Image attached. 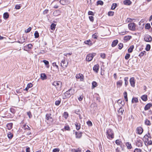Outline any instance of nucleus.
Returning <instances> with one entry per match:
<instances>
[{
  "mask_svg": "<svg viewBox=\"0 0 152 152\" xmlns=\"http://www.w3.org/2000/svg\"><path fill=\"white\" fill-rule=\"evenodd\" d=\"M9 17V15L8 12L4 13L3 14V18L5 19H7Z\"/></svg>",
  "mask_w": 152,
  "mask_h": 152,
  "instance_id": "412c9836",
  "label": "nucleus"
},
{
  "mask_svg": "<svg viewBox=\"0 0 152 152\" xmlns=\"http://www.w3.org/2000/svg\"><path fill=\"white\" fill-rule=\"evenodd\" d=\"M99 69V65L98 64H96L94 66L93 68L94 71L96 73L98 72Z\"/></svg>",
  "mask_w": 152,
  "mask_h": 152,
  "instance_id": "4468645a",
  "label": "nucleus"
},
{
  "mask_svg": "<svg viewBox=\"0 0 152 152\" xmlns=\"http://www.w3.org/2000/svg\"><path fill=\"white\" fill-rule=\"evenodd\" d=\"M131 38V37L130 36H126L124 37V40L128 41Z\"/></svg>",
  "mask_w": 152,
  "mask_h": 152,
  "instance_id": "c756f323",
  "label": "nucleus"
},
{
  "mask_svg": "<svg viewBox=\"0 0 152 152\" xmlns=\"http://www.w3.org/2000/svg\"><path fill=\"white\" fill-rule=\"evenodd\" d=\"M136 145L138 147H142V142L140 140H138L136 143Z\"/></svg>",
  "mask_w": 152,
  "mask_h": 152,
  "instance_id": "ddd939ff",
  "label": "nucleus"
},
{
  "mask_svg": "<svg viewBox=\"0 0 152 152\" xmlns=\"http://www.w3.org/2000/svg\"><path fill=\"white\" fill-rule=\"evenodd\" d=\"M151 27L150 24L149 23H147L145 25V28L146 29H148Z\"/></svg>",
  "mask_w": 152,
  "mask_h": 152,
  "instance_id": "c03bdc74",
  "label": "nucleus"
},
{
  "mask_svg": "<svg viewBox=\"0 0 152 152\" xmlns=\"http://www.w3.org/2000/svg\"><path fill=\"white\" fill-rule=\"evenodd\" d=\"M52 84L55 86L57 90L60 89L61 86V83L59 81H54L52 83Z\"/></svg>",
  "mask_w": 152,
  "mask_h": 152,
  "instance_id": "7ed1b4c3",
  "label": "nucleus"
},
{
  "mask_svg": "<svg viewBox=\"0 0 152 152\" xmlns=\"http://www.w3.org/2000/svg\"><path fill=\"white\" fill-rule=\"evenodd\" d=\"M126 145L128 149H131L132 148L131 144L129 142H127L126 143Z\"/></svg>",
  "mask_w": 152,
  "mask_h": 152,
  "instance_id": "4c0bfd02",
  "label": "nucleus"
},
{
  "mask_svg": "<svg viewBox=\"0 0 152 152\" xmlns=\"http://www.w3.org/2000/svg\"><path fill=\"white\" fill-rule=\"evenodd\" d=\"M150 138V139L151 138V137L150 134L149 133H148L147 134H146L144 136V138Z\"/></svg>",
  "mask_w": 152,
  "mask_h": 152,
  "instance_id": "72a5a7b5",
  "label": "nucleus"
},
{
  "mask_svg": "<svg viewBox=\"0 0 152 152\" xmlns=\"http://www.w3.org/2000/svg\"><path fill=\"white\" fill-rule=\"evenodd\" d=\"M61 103V101L59 100L56 101L55 102V104L56 105H58Z\"/></svg>",
  "mask_w": 152,
  "mask_h": 152,
  "instance_id": "603ef678",
  "label": "nucleus"
},
{
  "mask_svg": "<svg viewBox=\"0 0 152 152\" xmlns=\"http://www.w3.org/2000/svg\"><path fill=\"white\" fill-rule=\"evenodd\" d=\"M132 103H137L138 102V98L136 97H134L132 98Z\"/></svg>",
  "mask_w": 152,
  "mask_h": 152,
  "instance_id": "bb28decb",
  "label": "nucleus"
},
{
  "mask_svg": "<svg viewBox=\"0 0 152 152\" xmlns=\"http://www.w3.org/2000/svg\"><path fill=\"white\" fill-rule=\"evenodd\" d=\"M64 129L66 130L69 131L70 130V128L68 126H66L64 127Z\"/></svg>",
  "mask_w": 152,
  "mask_h": 152,
  "instance_id": "5fc2aeb1",
  "label": "nucleus"
},
{
  "mask_svg": "<svg viewBox=\"0 0 152 152\" xmlns=\"http://www.w3.org/2000/svg\"><path fill=\"white\" fill-rule=\"evenodd\" d=\"M114 14V12L113 11H109L108 13V15L109 16H113Z\"/></svg>",
  "mask_w": 152,
  "mask_h": 152,
  "instance_id": "de8ad7c7",
  "label": "nucleus"
},
{
  "mask_svg": "<svg viewBox=\"0 0 152 152\" xmlns=\"http://www.w3.org/2000/svg\"><path fill=\"white\" fill-rule=\"evenodd\" d=\"M128 28L131 30L134 31L135 30L136 25L134 23H130L128 24Z\"/></svg>",
  "mask_w": 152,
  "mask_h": 152,
  "instance_id": "39448f33",
  "label": "nucleus"
},
{
  "mask_svg": "<svg viewBox=\"0 0 152 152\" xmlns=\"http://www.w3.org/2000/svg\"><path fill=\"white\" fill-rule=\"evenodd\" d=\"M64 117L66 119L68 116V113L66 112H64L63 114Z\"/></svg>",
  "mask_w": 152,
  "mask_h": 152,
  "instance_id": "ea45409f",
  "label": "nucleus"
},
{
  "mask_svg": "<svg viewBox=\"0 0 152 152\" xmlns=\"http://www.w3.org/2000/svg\"><path fill=\"white\" fill-rule=\"evenodd\" d=\"M92 89H94L97 86V83L94 81L92 82Z\"/></svg>",
  "mask_w": 152,
  "mask_h": 152,
  "instance_id": "4be33fe9",
  "label": "nucleus"
},
{
  "mask_svg": "<svg viewBox=\"0 0 152 152\" xmlns=\"http://www.w3.org/2000/svg\"><path fill=\"white\" fill-rule=\"evenodd\" d=\"M145 124L148 126H150L151 125V123L150 121L146 119L145 121Z\"/></svg>",
  "mask_w": 152,
  "mask_h": 152,
  "instance_id": "473e14b6",
  "label": "nucleus"
},
{
  "mask_svg": "<svg viewBox=\"0 0 152 152\" xmlns=\"http://www.w3.org/2000/svg\"><path fill=\"white\" fill-rule=\"evenodd\" d=\"M25 42V39L23 38H22L20 39V40H19L18 42L22 44Z\"/></svg>",
  "mask_w": 152,
  "mask_h": 152,
  "instance_id": "7c9ffc66",
  "label": "nucleus"
},
{
  "mask_svg": "<svg viewBox=\"0 0 152 152\" xmlns=\"http://www.w3.org/2000/svg\"><path fill=\"white\" fill-rule=\"evenodd\" d=\"M34 35L35 38H37L39 37V33L37 31H35Z\"/></svg>",
  "mask_w": 152,
  "mask_h": 152,
  "instance_id": "a18cd8bd",
  "label": "nucleus"
},
{
  "mask_svg": "<svg viewBox=\"0 0 152 152\" xmlns=\"http://www.w3.org/2000/svg\"><path fill=\"white\" fill-rule=\"evenodd\" d=\"M123 81L122 80H120L116 82V85L117 88H120L121 87L122 85Z\"/></svg>",
  "mask_w": 152,
  "mask_h": 152,
  "instance_id": "2eb2a0df",
  "label": "nucleus"
},
{
  "mask_svg": "<svg viewBox=\"0 0 152 152\" xmlns=\"http://www.w3.org/2000/svg\"><path fill=\"white\" fill-rule=\"evenodd\" d=\"M82 132H75V134L76 136V138H80L82 136Z\"/></svg>",
  "mask_w": 152,
  "mask_h": 152,
  "instance_id": "9d476101",
  "label": "nucleus"
},
{
  "mask_svg": "<svg viewBox=\"0 0 152 152\" xmlns=\"http://www.w3.org/2000/svg\"><path fill=\"white\" fill-rule=\"evenodd\" d=\"M135 151H136L137 152H141L142 150L140 149L136 148Z\"/></svg>",
  "mask_w": 152,
  "mask_h": 152,
  "instance_id": "774afa93",
  "label": "nucleus"
},
{
  "mask_svg": "<svg viewBox=\"0 0 152 152\" xmlns=\"http://www.w3.org/2000/svg\"><path fill=\"white\" fill-rule=\"evenodd\" d=\"M141 99L144 101H146L147 100V95H144L141 96Z\"/></svg>",
  "mask_w": 152,
  "mask_h": 152,
  "instance_id": "393cba45",
  "label": "nucleus"
},
{
  "mask_svg": "<svg viewBox=\"0 0 152 152\" xmlns=\"http://www.w3.org/2000/svg\"><path fill=\"white\" fill-rule=\"evenodd\" d=\"M152 104L150 103L147 104L144 107V110H148L150 107L152 106Z\"/></svg>",
  "mask_w": 152,
  "mask_h": 152,
  "instance_id": "f3484780",
  "label": "nucleus"
},
{
  "mask_svg": "<svg viewBox=\"0 0 152 152\" xmlns=\"http://www.w3.org/2000/svg\"><path fill=\"white\" fill-rule=\"evenodd\" d=\"M31 29V27H29L27 29L25 30V32L26 33H28L30 31Z\"/></svg>",
  "mask_w": 152,
  "mask_h": 152,
  "instance_id": "8fccbe9b",
  "label": "nucleus"
},
{
  "mask_svg": "<svg viewBox=\"0 0 152 152\" xmlns=\"http://www.w3.org/2000/svg\"><path fill=\"white\" fill-rule=\"evenodd\" d=\"M27 46L29 49H31L32 48L33 45L31 44H29L27 45Z\"/></svg>",
  "mask_w": 152,
  "mask_h": 152,
  "instance_id": "13d9d810",
  "label": "nucleus"
},
{
  "mask_svg": "<svg viewBox=\"0 0 152 152\" xmlns=\"http://www.w3.org/2000/svg\"><path fill=\"white\" fill-rule=\"evenodd\" d=\"M68 64V62L66 61L65 60H63L61 63V66L63 68H65L66 67Z\"/></svg>",
  "mask_w": 152,
  "mask_h": 152,
  "instance_id": "423d86ee",
  "label": "nucleus"
},
{
  "mask_svg": "<svg viewBox=\"0 0 152 152\" xmlns=\"http://www.w3.org/2000/svg\"><path fill=\"white\" fill-rule=\"evenodd\" d=\"M43 62L45 64L47 68H48L49 67V62L46 60H43Z\"/></svg>",
  "mask_w": 152,
  "mask_h": 152,
  "instance_id": "aec40b11",
  "label": "nucleus"
},
{
  "mask_svg": "<svg viewBox=\"0 0 152 152\" xmlns=\"http://www.w3.org/2000/svg\"><path fill=\"white\" fill-rule=\"evenodd\" d=\"M88 14L89 15H94V13L91 11H89L88 13Z\"/></svg>",
  "mask_w": 152,
  "mask_h": 152,
  "instance_id": "680f3d73",
  "label": "nucleus"
},
{
  "mask_svg": "<svg viewBox=\"0 0 152 152\" xmlns=\"http://www.w3.org/2000/svg\"><path fill=\"white\" fill-rule=\"evenodd\" d=\"M145 40L147 42H151L152 41V38L148 34H146L144 36Z\"/></svg>",
  "mask_w": 152,
  "mask_h": 152,
  "instance_id": "0eeeda50",
  "label": "nucleus"
},
{
  "mask_svg": "<svg viewBox=\"0 0 152 152\" xmlns=\"http://www.w3.org/2000/svg\"><path fill=\"white\" fill-rule=\"evenodd\" d=\"M60 3L63 5H64L66 3L65 0H61L60 1Z\"/></svg>",
  "mask_w": 152,
  "mask_h": 152,
  "instance_id": "79ce46f5",
  "label": "nucleus"
},
{
  "mask_svg": "<svg viewBox=\"0 0 152 152\" xmlns=\"http://www.w3.org/2000/svg\"><path fill=\"white\" fill-rule=\"evenodd\" d=\"M97 4L98 5H102L103 4V2L101 1H98L97 2Z\"/></svg>",
  "mask_w": 152,
  "mask_h": 152,
  "instance_id": "49530a36",
  "label": "nucleus"
},
{
  "mask_svg": "<svg viewBox=\"0 0 152 152\" xmlns=\"http://www.w3.org/2000/svg\"><path fill=\"white\" fill-rule=\"evenodd\" d=\"M74 152H81V149L80 148H78L76 150H74Z\"/></svg>",
  "mask_w": 152,
  "mask_h": 152,
  "instance_id": "e2e57ef3",
  "label": "nucleus"
},
{
  "mask_svg": "<svg viewBox=\"0 0 152 152\" xmlns=\"http://www.w3.org/2000/svg\"><path fill=\"white\" fill-rule=\"evenodd\" d=\"M151 48L150 45H147L146 46L145 50L147 51H148L150 50Z\"/></svg>",
  "mask_w": 152,
  "mask_h": 152,
  "instance_id": "37998d69",
  "label": "nucleus"
},
{
  "mask_svg": "<svg viewBox=\"0 0 152 152\" xmlns=\"http://www.w3.org/2000/svg\"><path fill=\"white\" fill-rule=\"evenodd\" d=\"M137 133L139 134H141L143 132V129L141 127H139L137 129Z\"/></svg>",
  "mask_w": 152,
  "mask_h": 152,
  "instance_id": "f8f14e48",
  "label": "nucleus"
},
{
  "mask_svg": "<svg viewBox=\"0 0 152 152\" xmlns=\"http://www.w3.org/2000/svg\"><path fill=\"white\" fill-rule=\"evenodd\" d=\"M89 19L91 21L93 22L94 21V17L92 16H90L89 17Z\"/></svg>",
  "mask_w": 152,
  "mask_h": 152,
  "instance_id": "69168bd1",
  "label": "nucleus"
},
{
  "mask_svg": "<svg viewBox=\"0 0 152 152\" xmlns=\"http://www.w3.org/2000/svg\"><path fill=\"white\" fill-rule=\"evenodd\" d=\"M100 56L103 58H104L105 57V54L104 53H101Z\"/></svg>",
  "mask_w": 152,
  "mask_h": 152,
  "instance_id": "052dcab7",
  "label": "nucleus"
},
{
  "mask_svg": "<svg viewBox=\"0 0 152 152\" xmlns=\"http://www.w3.org/2000/svg\"><path fill=\"white\" fill-rule=\"evenodd\" d=\"M56 25L54 23H52L50 26L51 29L52 30H54L55 28Z\"/></svg>",
  "mask_w": 152,
  "mask_h": 152,
  "instance_id": "e433bc0d",
  "label": "nucleus"
},
{
  "mask_svg": "<svg viewBox=\"0 0 152 152\" xmlns=\"http://www.w3.org/2000/svg\"><path fill=\"white\" fill-rule=\"evenodd\" d=\"M124 3L125 5H130L131 4L132 2L130 0H125L124 1Z\"/></svg>",
  "mask_w": 152,
  "mask_h": 152,
  "instance_id": "dca6fc26",
  "label": "nucleus"
},
{
  "mask_svg": "<svg viewBox=\"0 0 152 152\" xmlns=\"http://www.w3.org/2000/svg\"><path fill=\"white\" fill-rule=\"evenodd\" d=\"M145 52V51L141 52L139 55V56L141 57L143 56L144 54V53Z\"/></svg>",
  "mask_w": 152,
  "mask_h": 152,
  "instance_id": "0e129e2a",
  "label": "nucleus"
},
{
  "mask_svg": "<svg viewBox=\"0 0 152 152\" xmlns=\"http://www.w3.org/2000/svg\"><path fill=\"white\" fill-rule=\"evenodd\" d=\"M118 103L121 104H122L123 106H124L125 104L124 101H123L121 99L118 100Z\"/></svg>",
  "mask_w": 152,
  "mask_h": 152,
  "instance_id": "c9c22d12",
  "label": "nucleus"
},
{
  "mask_svg": "<svg viewBox=\"0 0 152 152\" xmlns=\"http://www.w3.org/2000/svg\"><path fill=\"white\" fill-rule=\"evenodd\" d=\"M121 142L119 140H117L115 141V143L118 145H120Z\"/></svg>",
  "mask_w": 152,
  "mask_h": 152,
  "instance_id": "864d4df0",
  "label": "nucleus"
},
{
  "mask_svg": "<svg viewBox=\"0 0 152 152\" xmlns=\"http://www.w3.org/2000/svg\"><path fill=\"white\" fill-rule=\"evenodd\" d=\"M118 43V40L117 39L114 40L112 42L111 46L112 47L115 46Z\"/></svg>",
  "mask_w": 152,
  "mask_h": 152,
  "instance_id": "a211bd4d",
  "label": "nucleus"
},
{
  "mask_svg": "<svg viewBox=\"0 0 152 152\" xmlns=\"http://www.w3.org/2000/svg\"><path fill=\"white\" fill-rule=\"evenodd\" d=\"M130 83L131 86L132 87H134L135 81H134V77H132L130 79Z\"/></svg>",
  "mask_w": 152,
  "mask_h": 152,
  "instance_id": "9b49d317",
  "label": "nucleus"
},
{
  "mask_svg": "<svg viewBox=\"0 0 152 152\" xmlns=\"http://www.w3.org/2000/svg\"><path fill=\"white\" fill-rule=\"evenodd\" d=\"M75 93L74 89L70 88L64 93V95L66 98H68L70 97L72 95H74Z\"/></svg>",
  "mask_w": 152,
  "mask_h": 152,
  "instance_id": "f257e3e1",
  "label": "nucleus"
},
{
  "mask_svg": "<svg viewBox=\"0 0 152 152\" xmlns=\"http://www.w3.org/2000/svg\"><path fill=\"white\" fill-rule=\"evenodd\" d=\"M118 48L119 49H121L123 47V44L122 43H120L118 44Z\"/></svg>",
  "mask_w": 152,
  "mask_h": 152,
  "instance_id": "3c124183",
  "label": "nucleus"
},
{
  "mask_svg": "<svg viewBox=\"0 0 152 152\" xmlns=\"http://www.w3.org/2000/svg\"><path fill=\"white\" fill-rule=\"evenodd\" d=\"M41 77L42 79L44 80L46 79L47 76L45 73H42L41 74Z\"/></svg>",
  "mask_w": 152,
  "mask_h": 152,
  "instance_id": "5701e85b",
  "label": "nucleus"
},
{
  "mask_svg": "<svg viewBox=\"0 0 152 152\" xmlns=\"http://www.w3.org/2000/svg\"><path fill=\"white\" fill-rule=\"evenodd\" d=\"M75 125L77 130H79L80 128V124H78L77 122L75 123Z\"/></svg>",
  "mask_w": 152,
  "mask_h": 152,
  "instance_id": "b1692460",
  "label": "nucleus"
},
{
  "mask_svg": "<svg viewBox=\"0 0 152 152\" xmlns=\"http://www.w3.org/2000/svg\"><path fill=\"white\" fill-rule=\"evenodd\" d=\"M27 86L28 88H30L33 86V84L31 83H29L27 84Z\"/></svg>",
  "mask_w": 152,
  "mask_h": 152,
  "instance_id": "6e6d98bb",
  "label": "nucleus"
},
{
  "mask_svg": "<svg viewBox=\"0 0 152 152\" xmlns=\"http://www.w3.org/2000/svg\"><path fill=\"white\" fill-rule=\"evenodd\" d=\"M84 43L85 44L90 46L91 45H92V42L90 40L85 41L84 42Z\"/></svg>",
  "mask_w": 152,
  "mask_h": 152,
  "instance_id": "6ab92c4d",
  "label": "nucleus"
},
{
  "mask_svg": "<svg viewBox=\"0 0 152 152\" xmlns=\"http://www.w3.org/2000/svg\"><path fill=\"white\" fill-rule=\"evenodd\" d=\"M130 57V54L129 53H127L125 56V59L126 60L128 59Z\"/></svg>",
  "mask_w": 152,
  "mask_h": 152,
  "instance_id": "09e8293b",
  "label": "nucleus"
},
{
  "mask_svg": "<svg viewBox=\"0 0 152 152\" xmlns=\"http://www.w3.org/2000/svg\"><path fill=\"white\" fill-rule=\"evenodd\" d=\"M59 150L58 148H55L53 150V152H59Z\"/></svg>",
  "mask_w": 152,
  "mask_h": 152,
  "instance_id": "338daca9",
  "label": "nucleus"
},
{
  "mask_svg": "<svg viewBox=\"0 0 152 152\" xmlns=\"http://www.w3.org/2000/svg\"><path fill=\"white\" fill-rule=\"evenodd\" d=\"M128 77H125L124 78V80L125 81V85L126 86L128 83Z\"/></svg>",
  "mask_w": 152,
  "mask_h": 152,
  "instance_id": "f704fd0d",
  "label": "nucleus"
},
{
  "mask_svg": "<svg viewBox=\"0 0 152 152\" xmlns=\"http://www.w3.org/2000/svg\"><path fill=\"white\" fill-rule=\"evenodd\" d=\"M147 142V145H151L152 144V141L151 140H149Z\"/></svg>",
  "mask_w": 152,
  "mask_h": 152,
  "instance_id": "bf43d9fd",
  "label": "nucleus"
},
{
  "mask_svg": "<svg viewBox=\"0 0 152 152\" xmlns=\"http://www.w3.org/2000/svg\"><path fill=\"white\" fill-rule=\"evenodd\" d=\"M124 111V110L122 107H120L118 111V112L119 113H120L121 115H122Z\"/></svg>",
  "mask_w": 152,
  "mask_h": 152,
  "instance_id": "2f4dec72",
  "label": "nucleus"
},
{
  "mask_svg": "<svg viewBox=\"0 0 152 152\" xmlns=\"http://www.w3.org/2000/svg\"><path fill=\"white\" fill-rule=\"evenodd\" d=\"M117 4L116 3H113L112 4L111 9L112 10H114L115 9L117 6Z\"/></svg>",
  "mask_w": 152,
  "mask_h": 152,
  "instance_id": "a19ab883",
  "label": "nucleus"
},
{
  "mask_svg": "<svg viewBox=\"0 0 152 152\" xmlns=\"http://www.w3.org/2000/svg\"><path fill=\"white\" fill-rule=\"evenodd\" d=\"M27 114L28 115L29 118H31L32 116V115H31V113L30 112H28L27 113Z\"/></svg>",
  "mask_w": 152,
  "mask_h": 152,
  "instance_id": "4d7b16f0",
  "label": "nucleus"
},
{
  "mask_svg": "<svg viewBox=\"0 0 152 152\" xmlns=\"http://www.w3.org/2000/svg\"><path fill=\"white\" fill-rule=\"evenodd\" d=\"M106 135L108 138L111 140L114 138V133L111 129H109L106 132Z\"/></svg>",
  "mask_w": 152,
  "mask_h": 152,
  "instance_id": "f03ea898",
  "label": "nucleus"
},
{
  "mask_svg": "<svg viewBox=\"0 0 152 152\" xmlns=\"http://www.w3.org/2000/svg\"><path fill=\"white\" fill-rule=\"evenodd\" d=\"M76 77L77 79H80L81 81H83L84 80V76L81 74H77L76 76Z\"/></svg>",
  "mask_w": 152,
  "mask_h": 152,
  "instance_id": "1a4fd4ad",
  "label": "nucleus"
},
{
  "mask_svg": "<svg viewBox=\"0 0 152 152\" xmlns=\"http://www.w3.org/2000/svg\"><path fill=\"white\" fill-rule=\"evenodd\" d=\"M134 48L133 45H131L130 48L128 49V51L129 53H131L132 52Z\"/></svg>",
  "mask_w": 152,
  "mask_h": 152,
  "instance_id": "cd10ccee",
  "label": "nucleus"
},
{
  "mask_svg": "<svg viewBox=\"0 0 152 152\" xmlns=\"http://www.w3.org/2000/svg\"><path fill=\"white\" fill-rule=\"evenodd\" d=\"M127 93L126 92H125L124 93V96L125 99H126V102L128 101V99H127Z\"/></svg>",
  "mask_w": 152,
  "mask_h": 152,
  "instance_id": "58836bf2",
  "label": "nucleus"
},
{
  "mask_svg": "<svg viewBox=\"0 0 152 152\" xmlns=\"http://www.w3.org/2000/svg\"><path fill=\"white\" fill-rule=\"evenodd\" d=\"M96 55V53L89 54H88L86 58V60L88 61H90L92 60L94 57Z\"/></svg>",
  "mask_w": 152,
  "mask_h": 152,
  "instance_id": "20e7f679",
  "label": "nucleus"
},
{
  "mask_svg": "<svg viewBox=\"0 0 152 152\" xmlns=\"http://www.w3.org/2000/svg\"><path fill=\"white\" fill-rule=\"evenodd\" d=\"M7 136L9 139H12L13 136V135L10 132H8L7 133Z\"/></svg>",
  "mask_w": 152,
  "mask_h": 152,
  "instance_id": "c85d7f7f",
  "label": "nucleus"
},
{
  "mask_svg": "<svg viewBox=\"0 0 152 152\" xmlns=\"http://www.w3.org/2000/svg\"><path fill=\"white\" fill-rule=\"evenodd\" d=\"M7 127L8 129L9 130H10L12 128V123L8 124L7 125Z\"/></svg>",
  "mask_w": 152,
  "mask_h": 152,
  "instance_id": "a878e982",
  "label": "nucleus"
},
{
  "mask_svg": "<svg viewBox=\"0 0 152 152\" xmlns=\"http://www.w3.org/2000/svg\"><path fill=\"white\" fill-rule=\"evenodd\" d=\"M51 116V114H47L46 115V119L51 122H52L53 121V119L52 118Z\"/></svg>",
  "mask_w": 152,
  "mask_h": 152,
  "instance_id": "6e6552de",
  "label": "nucleus"
}]
</instances>
